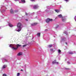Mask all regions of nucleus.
<instances>
[{
	"mask_svg": "<svg viewBox=\"0 0 76 76\" xmlns=\"http://www.w3.org/2000/svg\"><path fill=\"white\" fill-rule=\"evenodd\" d=\"M31 7H33V8L34 9H38V7H39V6H38L37 5H34V6H33V5H31Z\"/></svg>",
	"mask_w": 76,
	"mask_h": 76,
	"instance_id": "3",
	"label": "nucleus"
},
{
	"mask_svg": "<svg viewBox=\"0 0 76 76\" xmlns=\"http://www.w3.org/2000/svg\"><path fill=\"white\" fill-rule=\"evenodd\" d=\"M65 43H66V45L67 44V42H66Z\"/></svg>",
	"mask_w": 76,
	"mask_h": 76,
	"instance_id": "43",
	"label": "nucleus"
},
{
	"mask_svg": "<svg viewBox=\"0 0 76 76\" xmlns=\"http://www.w3.org/2000/svg\"><path fill=\"white\" fill-rule=\"evenodd\" d=\"M74 19L76 21V16H75L74 18Z\"/></svg>",
	"mask_w": 76,
	"mask_h": 76,
	"instance_id": "30",
	"label": "nucleus"
},
{
	"mask_svg": "<svg viewBox=\"0 0 76 76\" xmlns=\"http://www.w3.org/2000/svg\"><path fill=\"white\" fill-rule=\"evenodd\" d=\"M1 12H5V11H6V10H5V9H3L2 11H1Z\"/></svg>",
	"mask_w": 76,
	"mask_h": 76,
	"instance_id": "18",
	"label": "nucleus"
},
{
	"mask_svg": "<svg viewBox=\"0 0 76 76\" xmlns=\"http://www.w3.org/2000/svg\"><path fill=\"white\" fill-rule=\"evenodd\" d=\"M64 34H66V35H67V31H64Z\"/></svg>",
	"mask_w": 76,
	"mask_h": 76,
	"instance_id": "23",
	"label": "nucleus"
},
{
	"mask_svg": "<svg viewBox=\"0 0 76 76\" xmlns=\"http://www.w3.org/2000/svg\"><path fill=\"white\" fill-rule=\"evenodd\" d=\"M75 53H76L75 51L70 52H69V54H75Z\"/></svg>",
	"mask_w": 76,
	"mask_h": 76,
	"instance_id": "8",
	"label": "nucleus"
},
{
	"mask_svg": "<svg viewBox=\"0 0 76 76\" xmlns=\"http://www.w3.org/2000/svg\"><path fill=\"white\" fill-rule=\"evenodd\" d=\"M31 45H33V44H31Z\"/></svg>",
	"mask_w": 76,
	"mask_h": 76,
	"instance_id": "48",
	"label": "nucleus"
},
{
	"mask_svg": "<svg viewBox=\"0 0 76 76\" xmlns=\"http://www.w3.org/2000/svg\"><path fill=\"white\" fill-rule=\"evenodd\" d=\"M68 0H65V1H68Z\"/></svg>",
	"mask_w": 76,
	"mask_h": 76,
	"instance_id": "41",
	"label": "nucleus"
},
{
	"mask_svg": "<svg viewBox=\"0 0 76 76\" xmlns=\"http://www.w3.org/2000/svg\"><path fill=\"white\" fill-rule=\"evenodd\" d=\"M7 9L6 8H5V9Z\"/></svg>",
	"mask_w": 76,
	"mask_h": 76,
	"instance_id": "47",
	"label": "nucleus"
},
{
	"mask_svg": "<svg viewBox=\"0 0 76 76\" xmlns=\"http://www.w3.org/2000/svg\"><path fill=\"white\" fill-rule=\"evenodd\" d=\"M21 2L23 3H25V0H21Z\"/></svg>",
	"mask_w": 76,
	"mask_h": 76,
	"instance_id": "20",
	"label": "nucleus"
},
{
	"mask_svg": "<svg viewBox=\"0 0 76 76\" xmlns=\"http://www.w3.org/2000/svg\"><path fill=\"white\" fill-rule=\"evenodd\" d=\"M26 15H28V14H27L26 13Z\"/></svg>",
	"mask_w": 76,
	"mask_h": 76,
	"instance_id": "40",
	"label": "nucleus"
},
{
	"mask_svg": "<svg viewBox=\"0 0 76 76\" xmlns=\"http://www.w3.org/2000/svg\"><path fill=\"white\" fill-rule=\"evenodd\" d=\"M19 75H20V73H18L17 76H19Z\"/></svg>",
	"mask_w": 76,
	"mask_h": 76,
	"instance_id": "28",
	"label": "nucleus"
},
{
	"mask_svg": "<svg viewBox=\"0 0 76 76\" xmlns=\"http://www.w3.org/2000/svg\"><path fill=\"white\" fill-rule=\"evenodd\" d=\"M41 35V33H38L37 34V35L38 37H40V35Z\"/></svg>",
	"mask_w": 76,
	"mask_h": 76,
	"instance_id": "14",
	"label": "nucleus"
},
{
	"mask_svg": "<svg viewBox=\"0 0 76 76\" xmlns=\"http://www.w3.org/2000/svg\"><path fill=\"white\" fill-rule=\"evenodd\" d=\"M35 42H33L31 43V44H35Z\"/></svg>",
	"mask_w": 76,
	"mask_h": 76,
	"instance_id": "35",
	"label": "nucleus"
},
{
	"mask_svg": "<svg viewBox=\"0 0 76 76\" xmlns=\"http://www.w3.org/2000/svg\"><path fill=\"white\" fill-rule=\"evenodd\" d=\"M31 1H34V0H31Z\"/></svg>",
	"mask_w": 76,
	"mask_h": 76,
	"instance_id": "39",
	"label": "nucleus"
},
{
	"mask_svg": "<svg viewBox=\"0 0 76 76\" xmlns=\"http://www.w3.org/2000/svg\"><path fill=\"white\" fill-rule=\"evenodd\" d=\"M3 76H7L6 74H4L3 75Z\"/></svg>",
	"mask_w": 76,
	"mask_h": 76,
	"instance_id": "29",
	"label": "nucleus"
},
{
	"mask_svg": "<svg viewBox=\"0 0 76 76\" xmlns=\"http://www.w3.org/2000/svg\"><path fill=\"white\" fill-rule=\"evenodd\" d=\"M17 27L19 28L17 31L18 32H20L21 31V29H22V24L21 23H18Z\"/></svg>",
	"mask_w": 76,
	"mask_h": 76,
	"instance_id": "2",
	"label": "nucleus"
},
{
	"mask_svg": "<svg viewBox=\"0 0 76 76\" xmlns=\"http://www.w3.org/2000/svg\"><path fill=\"white\" fill-rule=\"evenodd\" d=\"M65 69H66V70H69V68H66Z\"/></svg>",
	"mask_w": 76,
	"mask_h": 76,
	"instance_id": "38",
	"label": "nucleus"
},
{
	"mask_svg": "<svg viewBox=\"0 0 76 76\" xmlns=\"http://www.w3.org/2000/svg\"><path fill=\"white\" fill-rule=\"evenodd\" d=\"M18 11V10H16L15 11V12H17Z\"/></svg>",
	"mask_w": 76,
	"mask_h": 76,
	"instance_id": "33",
	"label": "nucleus"
},
{
	"mask_svg": "<svg viewBox=\"0 0 76 76\" xmlns=\"http://www.w3.org/2000/svg\"><path fill=\"white\" fill-rule=\"evenodd\" d=\"M50 51H52V52H54V50L52 49H51L50 50Z\"/></svg>",
	"mask_w": 76,
	"mask_h": 76,
	"instance_id": "24",
	"label": "nucleus"
},
{
	"mask_svg": "<svg viewBox=\"0 0 76 76\" xmlns=\"http://www.w3.org/2000/svg\"><path fill=\"white\" fill-rule=\"evenodd\" d=\"M62 20L63 22H65V21H66V18L65 17L62 18Z\"/></svg>",
	"mask_w": 76,
	"mask_h": 76,
	"instance_id": "7",
	"label": "nucleus"
},
{
	"mask_svg": "<svg viewBox=\"0 0 76 76\" xmlns=\"http://www.w3.org/2000/svg\"><path fill=\"white\" fill-rule=\"evenodd\" d=\"M21 46H22V45L19 44H17V45L15 44H10V45L9 47L12 48V49L16 50L18 48V47H21Z\"/></svg>",
	"mask_w": 76,
	"mask_h": 76,
	"instance_id": "1",
	"label": "nucleus"
},
{
	"mask_svg": "<svg viewBox=\"0 0 76 76\" xmlns=\"http://www.w3.org/2000/svg\"><path fill=\"white\" fill-rule=\"evenodd\" d=\"M53 64H58V62H56V60H55L52 62Z\"/></svg>",
	"mask_w": 76,
	"mask_h": 76,
	"instance_id": "10",
	"label": "nucleus"
},
{
	"mask_svg": "<svg viewBox=\"0 0 76 76\" xmlns=\"http://www.w3.org/2000/svg\"><path fill=\"white\" fill-rule=\"evenodd\" d=\"M21 71H23V70L21 69Z\"/></svg>",
	"mask_w": 76,
	"mask_h": 76,
	"instance_id": "44",
	"label": "nucleus"
},
{
	"mask_svg": "<svg viewBox=\"0 0 76 76\" xmlns=\"http://www.w3.org/2000/svg\"><path fill=\"white\" fill-rule=\"evenodd\" d=\"M7 66H6V65H4L3 66V67H2V69H5V68H6V67Z\"/></svg>",
	"mask_w": 76,
	"mask_h": 76,
	"instance_id": "17",
	"label": "nucleus"
},
{
	"mask_svg": "<svg viewBox=\"0 0 76 76\" xmlns=\"http://www.w3.org/2000/svg\"><path fill=\"white\" fill-rule=\"evenodd\" d=\"M67 63L68 64H70V62H67Z\"/></svg>",
	"mask_w": 76,
	"mask_h": 76,
	"instance_id": "34",
	"label": "nucleus"
},
{
	"mask_svg": "<svg viewBox=\"0 0 76 76\" xmlns=\"http://www.w3.org/2000/svg\"><path fill=\"white\" fill-rule=\"evenodd\" d=\"M48 7V8H49V7Z\"/></svg>",
	"mask_w": 76,
	"mask_h": 76,
	"instance_id": "46",
	"label": "nucleus"
},
{
	"mask_svg": "<svg viewBox=\"0 0 76 76\" xmlns=\"http://www.w3.org/2000/svg\"><path fill=\"white\" fill-rule=\"evenodd\" d=\"M15 0V1H18L19 0Z\"/></svg>",
	"mask_w": 76,
	"mask_h": 76,
	"instance_id": "42",
	"label": "nucleus"
},
{
	"mask_svg": "<svg viewBox=\"0 0 76 76\" xmlns=\"http://www.w3.org/2000/svg\"><path fill=\"white\" fill-rule=\"evenodd\" d=\"M32 14H33L34 15V12L33 13H32Z\"/></svg>",
	"mask_w": 76,
	"mask_h": 76,
	"instance_id": "45",
	"label": "nucleus"
},
{
	"mask_svg": "<svg viewBox=\"0 0 76 76\" xmlns=\"http://www.w3.org/2000/svg\"><path fill=\"white\" fill-rule=\"evenodd\" d=\"M58 18H63V16H62V15H60L58 16Z\"/></svg>",
	"mask_w": 76,
	"mask_h": 76,
	"instance_id": "12",
	"label": "nucleus"
},
{
	"mask_svg": "<svg viewBox=\"0 0 76 76\" xmlns=\"http://www.w3.org/2000/svg\"><path fill=\"white\" fill-rule=\"evenodd\" d=\"M4 7V6H3V5H1V8H2V7Z\"/></svg>",
	"mask_w": 76,
	"mask_h": 76,
	"instance_id": "37",
	"label": "nucleus"
},
{
	"mask_svg": "<svg viewBox=\"0 0 76 76\" xmlns=\"http://www.w3.org/2000/svg\"><path fill=\"white\" fill-rule=\"evenodd\" d=\"M37 25V23H35L32 24H31V26H35V25Z\"/></svg>",
	"mask_w": 76,
	"mask_h": 76,
	"instance_id": "19",
	"label": "nucleus"
},
{
	"mask_svg": "<svg viewBox=\"0 0 76 76\" xmlns=\"http://www.w3.org/2000/svg\"><path fill=\"white\" fill-rule=\"evenodd\" d=\"M61 50H60V49H59L58 50V55H59L61 54Z\"/></svg>",
	"mask_w": 76,
	"mask_h": 76,
	"instance_id": "13",
	"label": "nucleus"
},
{
	"mask_svg": "<svg viewBox=\"0 0 76 76\" xmlns=\"http://www.w3.org/2000/svg\"><path fill=\"white\" fill-rule=\"evenodd\" d=\"M47 31H48V29H46L45 30V32H47Z\"/></svg>",
	"mask_w": 76,
	"mask_h": 76,
	"instance_id": "31",
	"label": "nucleus"
},
{
	"mask_svg": "<svg viewBox=\"0 0 76 76\" xmlns=\"http://www.w3.org/2000/svg\"><path fill=\"white\" fill-rule=\"evenodd\" d=\"M48 39H49V38H48Z\"/></svg>",
	"mask_w": 76,
	"mask_h": 76,
	"instance_id": "49",
	"label": "nucleus"
},
{
	"mask_svg": "<svg viewBox=\"0 0 76 76\" xmlns=\"http://www.w3.org/2000/svg\"><path fill=\"white\" fill-rule=\"evenodd\" d=\"M66 40V38H65V37H64V38H62L61 41H61H64Z\"/></svg>",
	"mask_w": 76,
	"mask_h": 76,
	"instance_id": "9",
	"label": "nucleus"
},
{
	"mask_svg": "<svg viewBox=\"0 0 76 76\" xmlns=\"http://www.w3.org/2000/svg\"><path fill=\"white\" fill-rule=\"evenodd\" d=\"M48 47H50V48H51L52 47H53V45H48Z\"/></svg>",
	"mask_w": 76,
	"mask_h": 76,
	"instance_id": "22",
	"label": "nucleus"
},
{
	"mask_svg": "<svg viewBox=\"0 0 76 76\" xmlns=\"http://www.w3.org/2000/svg\"><path fill=\"white\" fill-rule=\"evenodd\" d=\"M2 62L3 63H4V61H6V62H7V60L6 59H5L4 58H3L2 59Z\"/></svg>",
	"mask_w": 76,
	"mask_h": 76,
	"instance_id": "6",
	"label": "nucleus"
},
{
	"mask_svg": "<svg viewBox=\"0 0 76 76\" xmlns=\"http://www.w3.org/2000/svg\"><path fill=\"white\" fill-rule=\"evenodd\" d=\"M45 12L47 13H49L51 15L53 14L54 13V12H53V11H51L50 12H49V11L48 10H46Z\"/></svg>",
	"mask_w": 76,
	"mask_h": 76,
	"instance_id": "5",
	"label": "nucleus"
},
{
	"mask_svg": "<svg viewBox=\"0 0 76 76\" xmlns=\"http://www.w3.org/2000/svg\"><path fill=\"white\" fill-rule=\"evenodd\" d=\"M9 25L10 27H12L13 26V25L10 23H9Z\"/></svg>",
	"mask_w": 76,
	"mask_h": 76,
	"instance_id": "16",
	"label": "nucleus"
},
{
	"mask_svg": "<svg viewBox=\"0 0 76 76\" xmlns=\"http://www.w3.org/2000/svg\"><path fill=\"white\" fill-rule=\"evenodd\" d=\"M10 13H14V11H13V10L12 9H11V10H10Z\"/></svg>",
	"mask_w": 76,
	"mask_h": 76,
	"instance_id": "15",
	"label": "nucleus"
},
{
	"mask_svg": "<svg viewBox=\"0 0 76 76\" xmlns=\"http://www.w3.org/2000/svg\"><path fill=\"white\" fill-rule=\"evenodd\" d=\"M22 52L19 53L17 55L18 56H22Z\"/></svg>",
	"mask_w": 76,
	"mask_h": 76,
	"instance_id": "11",
	"label": "nucleus"
},
{
	"mask_svg": "<svg viewBox=\"0 0 76 76\" xmlns=\"http://www.w3.org/2000/svg\"><path fill=\"white\" fill-rule=\"evenodd\" d=\"M25 20H26V21H28V20L27 19H25Z\"/></svg>",
	"mask_w": 76,
	"mask_h": 76,
	"instance_id": "36",
	"label": "nucleus"
},
{
	"mask_svg": "<svg viewBox=\"0 0 76 76\" xmlns=\"http://www.w3.org/2000/svg\"><path fill=\"white\" fill-rule=\"evenodd\" d=\"M52 20L53 19L48 18L47 19H46V22L47 23H48L49 22H50V21H52Z\"/></svg>",
	"mask_w": 76,
	"mask_h": 76,
	"instance_id": "4",
	"label": "nucleus"
},
{
	"mask_svg": "<svg viewBox=\"0 0 76 76\" xmlns=\"http://www.w3.org/2000/svg\"><path fill=\"white\" fill-rule=\"evenodd\" d=\"M40 12H38L37 13V14H38L39 13H40Z\"/></svg>",
	"mask_w": 76,
	"mask_h": 76,
	"instance_id": "32",
	"label": "nucleus"
},
{
	"mask_svg": "<svg viewBox=\"0 0 76 76\" xmlns=\"http://www.w3.org/2000/svg\"><path fill=\"white\" fill-rule=\"evenodd\" d=\"M59 26L58 25H57L56 26V28H58V27Z\"/></svg>",
	"mask_w": 76,
	"mask_h": 76,
	"instance_id": "25",
	"label": "nucleus"
},
{
	"mask_svg": "<svg viewBox=\"0 0 76 76\" xmlns=\"http://www.w3.org/2000/svg\"><path fill=\"white\" fill-rule=\"evenodd\" d=\"M26 46V45H23V47H25Z\"/></svg>",
	"mask_w": 76,
	"mask_h": 76,
	"instance_id": "27",
	"label": "nucleus"
},
{
	"mask_svg": "<svg viewBox=\"0 0 76 76\" xmlns=\"http://www.w3.org/2000/svg\"><path fill=\"white\" fill-rule=\"evenodd\" d=\"M55 11L56 12H57V13H58V12H59V10H55Z\"/></svg>",
	"mask_w": 76,
	"mask_h": 76,
	"instance_id": "21",
	"label": "nucleus"
},
{
	"mask_svg": "<svg viewBox=\"0 0 76 76\" xmlns=\"http://www.w3.org/2000/svg\"><path fill=\"white\" fill-rule=\"evenodd\" d=\"M5 2H7V3H8L9 2V0H5Z\"/></svg>",
	"mask_w": 76,
	"mask_h": 76,
	"instance_id": "26",
	"label": "nucleus"
}]
</instances>
